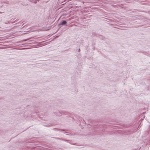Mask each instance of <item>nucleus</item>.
Instances as JSON below:
<instances>
[{
	"instance_id": "obj_9",
	"label": "nucleus",
	"mask_w": 150,
	"mask_h": 150,
	"mask_svg": "<svg viewBox=\"0 0 150 150\" xmlns=\"http://www.w3.org/2000/svg\"><path fill=\"white\" fill-rule=\"evenodd\" d=\"M81 50H80V48H79L78 50V52H79Z\"/></svg>"
},
{
	"instance_id": "obj_4",
	"label": "nucleus",
	"mask_w": 150,
	"mask_h": 150,
	"mask_svg": "<svg viewBox=\"0 0 150 150\" xmlns=\"http://www.w3.org/2000/svg\"><path fill=\"white\" fill-rule=\"evenodd\" d=\"M30 39H31L30 38H28V39H24V40H23L20 41L18 42L17 43H21L23 42H24L25 41H28V40H30Z\"/></svg>"
},
{
	"instance_id": "obj_3",
	"label": "nucleus",
	"mask_w": 150,
	"mask_h": 150,
	"mask_svg": "<svg viewBox=\"0 0 150 150\" xmlns=\"http://www.w3.org/2000/svg\"><path fill=\"white\" fill-rule=\"evenodd\" d=\"M62 140H64L67 142H68V143H69V144H72V145H76V146H77V145H78V144H76V143H72V142H69V140H65V139H62Z\"/></svg>"
},
{
	"instance_id": "obj_11",
	"label": "nucleus",
	"mask_w": 150,
	"mask_h": 150,
	"mask_svg": "<svg viewBox=\"0 0 150 150\" xmlns=\"http://www.w3.org/2000/svg\"><path fill=\"white\" fill-rule=\"evenodd\" d=\"M6 3H8V1H6Z\"/></svg>"
},
{
	"instance_id": "obj_2",
	"label": "nucleus",
	"mask_w": 150,
	"mask_h": 150,
	"mask_svg": "<svg viewBox=\"0 0 150 150\" xmlns=\"http://www.w3.org/2000/svg\"><path fill=\"white\" fill-rule=\"evenodd\" d=\"M60 25L67 26V21L65 20H63L58 25V26H59Z\"/></svg>"
},
{
	"instance_id": "obj_14",
	"label": "nucleus",
	"mask_w": 150,
	"mask_h": 150,
	"mask_svg": "<svg viewBox=\"0 0 150 150\" xmlns=\"http://www.w3.org/2000/svg\"><path fill=\"white\" fill-rule=\"evenodd\" d=\"M64 133H67V132H64Z\"/></svg>"
},
{
	"instance_id": "obj_1",
	"label": "nucleus",
	"mask_w": 150,
	"mask_h": 150,
	"mask_svg": "<svg viewBox=\"0 0 150 150\" xmlns=\"http://www.w3.org/2000/svg\"><path fill=\"white\" fill-rule=\"evenodd\" d=\"M54 114L58 116H61L62 114L67 115H70L71 114L70 113L68 112L62 111H59L57 112H54Z\"/></svg>"
},
{
	"instance_id": "obj_8",
	"label": "nucleus",
	"mask_w": 150,
	"mask_h": 150,
	"mask_svg": "<svg viewBox=\"0 0 150 150\" xmlns=\"http://www.w3.org/2000/svg\"><path fill=\"white\" fill-rule=\"evenodd\" d=\"M45 126H46V127H50V125H46Z\"/></svg>"
},
{
	"instance_id": "obj_5",
	"label": "nucleus",
	"mask_w": 150,
	"mask_h": 150,
	"mask_svg": "<svg viewBox=\"0 0 150 150\" xmlns=\"http://www.w3.org/2000/svg\"><path fill=\"white\" fill-rule=\"evenodd\" d=\"M53 130H56V131H65V130L62 129H59L58 128H54L53 129Z\"/></svg>"
},
{
	"instance_id": "obj_16",
	"label": "nucleus",
	"mask_w": 150,
	"mask_h": 150,
	"mask_svg": "<svg viewBox=\"0 0 150 150\" xmlns=\"http://www.w3.org/2000/svg\"><path fill=\"white\" fill-rule=\"evenodd\" d=\"M140 26H142V25H140Z\"/></svg>"
},
{
	"instance_id": "obj_13",
	"label": "nucleus",
	"mask_w": 150,
	"mask_h": 150,
	"mask_svg": "<svg viewBox=\"0 0 150 150\" xmlns=\"http://www.w3.org/2000/svg\"><path fill=\"white\" fill-rule=\"evenodd\" d=\"M22 44L21 45H24L25 44Z\"/></svg>"
},
{
	"instance_id": "obj_7",
	"label": "nucleus",
	"mask_w": 150,
	"mask_h": 150,
	"mask_svg": "<svg viewBox=\"0 0 150 150\" xmlns=\"http://www.w3.org/2000/svg\"><path fill=\"white\" fill-rule=\"evenodd\" d=\"M54 138L56 139L62 140V139H63L62 138H58V137H54Z\"/></svg>"
},
{
	"instance_id": "obj_10",
	"label": "nucleus",
	"mask_w": 150,
	"mask_h": 150,
	"mask_svg": "<svg viewBox=\"0 0 150 150\" xmlns=\"http://www.w3.org/2000/svg\"><path fill=\"white\" fill-rule=\"evenodd\" d=\"M95 45V43H92V45Z\"/></svg>"
},
{
	"instance_id": "obj_12",
	"label": "nucleus",
	"mask_w": 150,
	"mask_h": 150,
	"mask_svg": "<svg viewBox=\"0 0 150 150\" xmlns=\"http://www.w3.org/2000/svg\"><path fill=\"white\" fill-rule=\"evenodd\" d=\"M31 41H32V40H29V41H28V42H31Z\"/></svg>"
},
{
	"instance_id": "obj_17",
	"label": "nucleus",
	"mask_w": 150,
	"mask_h": 150,
	"mask_svg": "<svg viewBox=\"0 0 150 150\" xmlns=\"http://www.w3.org/2000/svg\"><path fill=\"white\" fill-rule=\"evenodd\" d=\"M28 46V45H27V46H26V47H27V46Z\"/></svg>"
},
{
	"instance_id": "obj_6",
	"label": "nucleus",
	"mask_w": 150,
	"mask_h": 150,
	"mask_svg": "<svg viewBox=\"0 0 150 150\" xmlns=\"http://www.w3.org/2000/svg\"><path fill=\"white\" fill-rule=\"evenodd\" d=\"M99 38L100 40H103L105 39V37L102 35H100Z\"/></svg>"
},
{
	"instance_id": "obj_15",
	"label": "nucleus",
	"mask_w": 150,
	"mask_h": 150,
	"mask_svg": "<svg viewBox=\"0 0 150 150\" xmlns=\"http://www.w3.org/2000/svg\"><path fill=\"white\" fill-rule=\"evenodd\" d=\"M83 121H84V122H85V121H84V120H83Z\"/></svg>"
}]
</instances>
